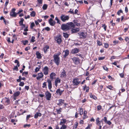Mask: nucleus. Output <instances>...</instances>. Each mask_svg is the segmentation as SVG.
Here are the masks:
<instances>
[{
  "label": "nucleus",
  "instance_id": "nucleus-1",
  "mask_svg": "<svg viewBox=\"0 0 129 129\" xmlns=\"http://www.w3.org/2000/svg\"><path fill=\"white\" fill-rule=\"evenodd\" d=\"M75 26L74 23L72 22L67 23L66 24H63L61 26V28L63 30H68Z\"/></svg>",
  "mask_w": 129,
  "mask_h": 129
},
{
  "label": "nucleus",
  "instance_id": "nucleus-2",
  "mask_svg": "<svg viewBox=\"0 0 129 129\" xmlns=\"http://www.w3.org/2000/svg\"><path fill=\"white\" fill-rule=\"evenodd\" d=\"M59 54L54 55L53 56L54 61L57 66L59 64L60 62Z\"/></svg>",
  "mask_w": 129,
  "mask_h": 129
},
{
  "label": "nucleus",
  "instance_id": "nucleus-3",
  "mask_svg": "<svg viewBox=\"0 0 129 129\" xmlns=\"http://www.w3.org/2000/svg\"><path fill=\"white\" fill-rule=\"evenodd\" d=\"M60 18L62 21L65 22L66 21L68 20L69 19V17L68 16L62 14Z\"/></svg>",
  "mask_w": 129,
  "mask_h": 129
},
{
  "label": "nucleus",
  "instance_id": "nucleus-4",
  "mask_svg": "<svg viewBox=\"0 0 129 129\" xmlns=\"http://www.w3.org/2000/svg\"><path fill=\"white\" fill-rule=\"evenodd\" d=\"M55 40L58 43L60 44L62 41L61 36L59 35H58L55 38Z\"/></svg>",
  "mask_w": 129,
  "mask_h": 129
},
{
  "label": "nucleus",
  "instance_id": "nucleus-5",
  "mask_svg": "<svg viewBox=\"0 0 129 129\" xmlns=\"http://www.w3.org/2000/svg\"><path fill=\"white\" fill-rule=\"evenodd\" d=\"M72 82L74 85H77L80 83V81L79 79L76 78L73 79Z\"/></svg>",
  "mask_w": 129,
  "mask_h": 129
},
{
  "label": "nucleus",
  "instance_id": "nucleus-6",
  "mask_svg": "<svg viewBox=\"0 0 129 129\" xmlns=\"http://www.w3.org/2000/svg\"><path fill=\"white\" fill-rule=\"evenodd\" d=\"M45 95L46 99L48 101L50 100V99L51 97V94L48 91H47L45 93Z\"/></svg>",
  "mask_w": 129,
  "mask_h": 129
},
{
  "label": "nucleus",
  "instance_id": "nucleus-7",
  "mask_svg": "<svg viewBox=\"0 0 129 129\" xmlns=\"http://www.w3.org/2000/svg\"><path fill=\"white\" fill-rule=\"evenodd\" d=\"M16 10L15 9H13L10 12V15L13 17H16L17 16V14L15 12Z\"/></svg>",
  "mask_w": 129,
  "mask_h": 129
},
{
  "label": "nucleus",
  "instance_id": "nucleus-8",
  "mask_svg": "<svg viewBox=\"0 0 129 129\" xmlns=\"http://www.w3.org/2000/svg\"><path fill=\"white\" fill-rule=\"evenodd\" d=\"M49 68L47 66H45L44 68L43 71L44 74L45 75L48 74Z\"/></svg>",
  "mask_w": 129,
  "mask_h": 129
},
{
  "label": "nucleus",
  "instance_id": "nucleus-9",
  "mask_svg": "<svg viewBox=\"0 0 129 129\" xmlns=\"http://www.w3.org/2000/svg\"><path fill=\"white\" fill-rule=\"evenodd\" d=\"M67 76L65 71L63 69L60 74V77L61 78H65Z\"/></svg>",
  "mask_w": 129,
  "mask_h": 129
},
{
  "label": "nucleus",
  "instance_id": "nucleus-10",
  "mask_svg": "<svg viewBox=\"0 0 129 129\" xmlns=\"http://www.w3.org/2000/svg\"><path fill=\"white\" fill-rule=\"evenodd\" d=\"M80 38H86V36L85 34L83 32H80L78 33Z\"/></svg>",
  "mask_w": 129,
  "mask_h": 129
},
{
  "label": "nucleus",
  "instance_id": "nucleus-11",
  "mask_svg": "<svg viewBox=\"0 0 129 129\" xmlns=\"http://www.w3.org/2000/svg\"><path fill=\"white\" fill-rule=\"evenodd\" d=\"M72 60L75 64H77L79 63V58L76 57H74L72 58Z\"/></svg>",
  "mask_w": 129,
  "mask_h": 129
},
{
  "label": "nucleus",
  "instance_id": "nucleus-12",
  "mask_svg": "<svg viewBox=\"0 0 129 129\" xmlns=\"http://www.w3.org/2000/svg\"><path fill=\"white\" fill-rule=\"evenodd\" d=\"M79 51V49H78L77 48H75L74 49H73L71 51V53L73 54H75L78 53Z\"/></svg>",
  "mask_w": 129,
  "mask_h": 129
},
{
  "label": "nucleus",
  "instance_id": "nucleus-13",
  "mask_svg": "<svg viewBox=\"0 0 129 129\" xmlns=\"http://www.w3.org/2000/svg\"><path fill=\"white\" fill-rule=\"evenodd\" d=\"M47 82L48 83V88L49 89H51L52 87L51 81L50 79H48Z\"/></svg>",
  "mask_w": 129,
  "mask_h": 129
},
{
  "label": "nucleus",
  "instance_id": "nucleus-14",
  "mask_svg": "<svg viewBox=\"0 0 129 129\" xmlns=\"http://www.w3.org/2000/svg\"><path fill=\"white\" fill-rule=\"evenodd\" d=\"M49 22V24L52 26H53L55 24V22L51 18L50 19Z\"/></svg>",
  "mask_w": 129,
  "mask_h": 129
},
{
  "label": "nucleus",
  "instance_id": "nucleus-15",
  "mask_svg": "<svg viewBox=\"0 0 129 129\" xmlns=\"http://www.w3.org/2000/svg\"><path fill=\"white\" fill-rule=\"evenodd\" d=\"M60 79L58 78H56V79L55 81L54 84L56 86H57V84L60 83Z\"/></svg>",
  "mask_w": 129,
  "mask_h": 129
},
{
  "label": "nucleus",
  "instance_id": "nucleus-16",
  "mask_svg": "<svg viewBox=\"0 0 129 129\" xmlns=\"http://www.w3.org/2000/svg\"><path fill=\"white\" fill-rule=\"evenodd\" d=\"M38 76L37 77V79L38 80H39L40 78H42L43 76V75L42 72H41L38 74Z\"/></svg>",
  "mask_w": 129,
  "mask_h": 129
},
{
  "label": "nucleus",
  "instance_id": "nucleus-17",
  "mask_svg": "<svg viewBox=\"0 0 129 129\" xmlns=\"http://www.w3.org/2000/svg\"><path fill=\"white\" fill-rule=\"evenodd\" d=\"M64 100H63L60 99L58 100V103L57 104L60 106H61L64 103Z\"/></svg>",
  "mask_w": 129,
  "mask_h": 129
},
{
  "label": "nucleus",
  "instance_id": "nucleus-18",
  "mask_svg": "<svg viewBox=\"0 0 129 129\" xmlns=\"http://www.w3.org/2000/svg\"><path fill=\"white\" fill-rule=\"evenodd\" d=\"M63 91L60 90V89H58L56 91V94L58 95L59 94L60 95H61Z\"/></svg>",
  "mask_w": 129,
  "mask_h": 129
},
{
  "label": "nucleus",
  "instance_id": "nucleus-19",
  "mask_svg": "<svg viewBox=\"0 0 129 129\" xmlns=\"http://www.w3.org/2000/svg\"><path fill=\"white\" fill-rule=\"evenodd\" d=\"M63 52H64V54L63 55V56L65 58L69 55V51L68 50H66Z\"/></svg>",
  "mask_w": 129,
  "mask_h": 129
},
{
  "label": "nucleus",
  "instance_id": "nucleus-20",
  "mask_svg": "<svg viewBox=\"0 0 129 129\" xmlns=\"http://www.w3.org/2000/svg\"><path fill=\"white\" fill-rule=\"evenodd\" d=\"M75 27H72L71 28L72 29V33H75L79 31V28H76V29H73Z\"/></svg>",
  "mask_w": 129,
  "mask_h": 129
},
{
  "label": "nucleus",
  "instance_id": "nucleus-21",
  "mask_svg": "<svg viewBox=\"0 0 129 129\" xmlns=\"http://www.w3.org/2000/svg\"><path fill=\"white\" fill-rule=\"evenodd\" d=\"M36 54L37 55V57L38 59H40L42 57L41 54L39 51L36 52Z\"/></svg>",
  "mask_w": 129,
  "mask_h": 129
},
{
  "label": "nucleus",
  "instance_id": "nucleus-22",
  "mask_svg": "<svg viewBox=\"0 0 129 129\" xmlns=\"http://www.w3.org/2000/svg\"><path fill=\"white\" fill-rule=\"evenodd\" d=\"M49 46H46L44 47L43 49L44 51V52L45 53H46L47 51V50L48 49H49Z\"/></svg>",
  "mask_w": 129,
  "mask_h": 129
},
{
  "label": "nucleus",
  "instance_id": "nucleus-23",
  "mask_svg": "<svg viewBox=\"0 0 129 129\" xmlns=\"http://www.w3.org/2000/svg\"><path fill=\"white\" fill-rule=\"evenodd\" d=\"M56 75V74L54 72L51 73L50 75V78L51 79H53L54 77Z\"/></svg>",
  "mask_w": 129,
  "mask_h": 129
},
{
  "label": "nucleus",
  "instance_id": "nucleus-24",
  "mask_svg": "<svg viewBox=\"0 0 129 129\" xmlns=\"http://www.w3.org/2000/svg\"><path fill=\"white\" fill-rule=\"evenodd\" d=\"M20 94V92L19 91H18L14 93V98H16Z\"/></svg>",
  "mask_w": 129,
  "mask_h": 129
},
{
  "label": "nucleus",
  "instance_id": "nucleus-25",
  "mask_svg": "<svg viewBox=\"0 0 129 129\" xmlns=\"http://www.w3.org/2000/svg\"><path fill=\"white\" fill-rule=\"evenodd\" d=\"M41 116V114L40 112H37L35 115L34 118H37L38 116Z\"/></svg>",
  "mask_w": 129,
  "mask_h": 129
},
{
  "label": "nucleus",
  "instance_id": "nucleus-26",
  "mask_svg": "<svg viewBox=\"0 0 129 129\" xmlns=\"http://www.w3.org/2000/svg\"><path fill=\"white\" fill-rule=\"evenodd\" d=\"M74 24L75 26H79L80 25V24L78 23V21L77 20H75L74 21Z\"/></svg>",
  "mask_w": 129,
  "mask_h": 129
},
{
  "label": "nucleus",
  "instance_id": "nucleus-27",
  "mask_svg": "<svg viewBox=\"0 0 129 129\" xmlns=\"http://www.w3.org/2000/svg\"><path fill=\"white\" fill-rule=\"evenodd\" d=\"M66 120L64 119H63L61 120V121L60 123V125H62V124H64L66 122Z\"/></svg>",
  "mask_w": 129,
  "mask_h": 129
},
{
  "label": "nucleus",
  "instance_id": "nucleus-28",
  "mask_svg": "<svg viewBox=\"0 0 129 129\" xmlns=\"http://www.w3.org/2000/svg\"><path fill=\"white\" fill-rule=\"evenodd\" d=\"M87 114V112L86 111H85L84 112L83 115L84 116L83 117V119H84L85 118H86L88 117L86 115Z\"/></svg>",
  "mask_w": 129,
  "mask_h": 129
},
{
  "label": "nucleus",
  "instance_id": "nucleus-29",
  "mask_svg": "<svg viewBox=\"0 0 129 129\" xmlns=\"http://www.w3.org/2000/svg\"><path fill=\"white\" fill-rule=\"evenodd\" d=\"M5 98L6 99V100L5 101L8 104H10V102L9 99L8 98L6 97H5Z\"/></svg>",
  "mask_w": 129,
  "mask_h": 129
},
{
  "label": "nucleus",
  "instance_id": "nucleus-30",
  "mask_svg": "<svg viewBox=\"0 0 129 129\" xmlns=\"http://www.w3.org/2000/svg\"><path fill=\"white\" fill-rule=\"evenodd\" d=\"M48 6L46 4H44L42 8L44 10H46Z\"/></svg>",
  "mask_w": 129,
  "mask_h": 129
},
{
  "label": "nucleus",
  "instance_id": "nucleus-31",
  "mask_svg": "<svg viewBox=\"0 0 129 129\" xmlns=\"http://www.w3.org/2000/svg\"><path fill=\"white\" fill-rule=\"evenodd\" d=\"M63 36L66 38H67L69 36V34L66 33H63Z\"/></svg>",
  "mask_w": 129,
  "mask_h": 129
},
{
  "label": "nucleus",
  "instance_id": "nucleus-32",
  "mask_svg": "<svg viewBox=\"0 0 129 129\" xmlns=\"http://www.w3.org/2000/svg\"><path fill=\"white\" fill-rule=\"evenodd\" d=\"M38 2V4H39V6H41L42 4V2L43 0H37Z\"/></svg>",
  "mask_w": 129,
  "mask_h": 129
},
{
  "label": "nucleus",
  "instance_id": "nucleus-33",
  "mask_svg": "<svg viewBox=\"0 0 129 129\" xmlns=\"http://www.w3.org/2000/svg\"><path fill=\"white\" fill-rule=\"evenodd\" d=\"M36 13L34 11H32L30 14V15L31 16L34 17L35 16Z\"/></svg>",
  "mask_w": 129,
  "mask_h": 129
},
{
  "label": "nucleus",
  "instance_id": "nucleus-34",
  "mask_svg": "<svg viewBox=\"0 0 129 129\" xmlns=\"http://www.w3.org/2000/svg\"><path fill=\"white\" fill-rule=\"evenodd\" d=\"M90 97L91 98H93L94 99L96 100L97 99V98L94 95H93L92 94H91L90 95Z\"/></svg>",
  "mask_w": 129,
  "mask_h": 129
},
{
  "label": "nucleus",
  "instance_id": "nucleus-35",
  "mask_svg": "<svg viewBox=\"0 0 129 129\" xmlns=\"http://www.w3.org/2000/svg\"><path fill=\"white\" fill-rule=\"evenodd\" d=\"M67 128V126L64 124H63L62 125V126L60 128V129H66Z\"/></svg>",
  "mask_w": 129,
  "mask_h": 129
},
{
  "label": "nucleus",
  "instance_id": "nucleus-36",
  "mask_svg": "<svg viewBox=\"0 0 129 129\" xmlns=\"http://www.w3.org/2000/svg\"><path fill=\"white\" fill-rule=\"evenodd\" d=\"M61 108H60L58 110L57 109L56 110V112L58 114H60V113L61 112Z\"/></svg>",
  "mask_w": 129,
  "mask_h": 129
},
{
  "label": "nucleus",
  "instance_id": "nucleus-37",
  "mask_svg": "<svg viewBox=\"0 0 129 129\" xmlns=\"http://www.w3.org/2000/svg\"><path fill=\"white\" fill-rule=\"evenodd\" d=\"M83 110L82 108H81L80 109V114L81 115L83 114Z\"/></svg>",
  "mask_w": 129,
  "mask_h": 129
},
{
  "label": "nucleus",
  "instance_id": "nucleus-38",
  "mask_svg": "<svg viewBox=\"0 0 129 129\" xmlns=\"http://www.w3.org/2000/svg\"><path fill=\"white\" fill-rule=\"evenodd\" d=\"M106 87L107 88H108L111 90L113 88V87L111 85H108V86H107Z\"/></svg>",
  "mask_w": 129,
  "mask_h": 129
},
{
  "label": "nucleus",
  "instance_id": "nucleus-39",
  "mask_svg": "<svg viewBox=\"0 0 129 129\" xmlns=\"http://www.w3.org/2000/svg\"><path fill=\"white\" fill-rule=\"evenodd\" d=\"M35 25V24L34 22L31 23L30 25V27L31 28H33V27Z\"/></svg>",
  "mask_w": 129,
  "mask_h": 129
},
{
  "label": "nucleus",
  "instance_id": "nucleus-40",
  "mask_svg": "<svg viewBox=\"0 0 129 129\" xmlns=\"http://www.w3.org/2000/svg\"><path fill=\"white\" fill-rule=\"evenodd\" d=\"M68 13H70L74 14V11L72 9H70V11L68 12Z\"/></svg>",
  "mask_w": 129,
  "mask_h": 129
},
{
  "label": "nucleus",
  "instance_id": "nucleus-41",
  "mask_svg": "<svg viewBox=\"0 0 129 129\" xmlns=\"http://www.w3.org/2000/svg\"><path fill=\"white\" fill-rule=\"evenodd\" d=\"M24 83L23 82H20L19 85L20 86H23L24 85Z\"/></svg>",
  "mask_w": 129,
  "mask_h": 129
},
{
  "label": "nucleus",
  "instance_id": "nucleus-42",
  "mask_svg": "<svg viewBox=\"0 0 129 129\" xmlns=\"http://www.w3.org/2000/svg\"><path fill=\"white\" fill-rule=\"evenodd\" d=\"M122 13V11L121 10H120L119 11H118L117 12V14L119 15L120 14V13Z\"/></svg>",
  "mask_w": 129,
  "mask_h": 129
},
{
  "label": "nucleus",
  "instance_id": "nucleus-43",
  "mask_svg": "<svg viewBox=\"0 0 129 129\" xmlns=\"http://www.w3.org/2000/svg\"><path fill=\"white\" fill-rule=\"evenodd\" d=\"M46 82H44L43 83V86L42 87L43 88H44L46 87L47 85H46Z\"/></svg>",
  "mask_w": 129,
  "mask_h": 129
},
{
  "label": "nucleus",
  "instance_id": "nucleus-44",
  "mask_svg": "<svg viewBox=\"0 0 129 129\" xmlns=\"http://www.w3.org/2000/svg\"><path fill=\"white\" fill-rule=\"evenodd\" d=\"M40 68L37 67L35 69V71L36 72H37L38 71H39Z\"/></svg>",
  "mask_w": 129,
  "mask_h": 129
},
{
  "label": "nucleus",
  "instance_id": "nucleus-45",
  "mask_svg": "<svg viewBox=\"0 0 129 129\" xmlns=\"http://www.w3.org/2000/svg\"><path fill=\"white\" fill-rule=\"evenodd\" d=\"M97 125L98 126H103V123H101L100 122H99L98 123H96Z\"/></svg>",
  "mask_w": 129,
  "mask_h": 129
},
{
  "label": "nucleus",
  "instance_id": "nucleus-46",
  "mask_svg": "<svg viewBox=\"0 0 129 129\" xmlns=\"http://www.w3.org/2000/svg\"><path fill=\"white\" fill-rule=\"evenodd\" d=\"M28 42L27 40H25L23 41V43L24 45H25L26 44H27Z\"/></svg>",
  "mask_w": 129,
  "mask_h": 129
},
{
  "label": "nucleus",
  "instance_id": "nucleus-47",
  "mask_svg": "<svg viewBox=\"0 0 129 129\" xmlns=\"http://www.w3.org/2000/svg\"><path fill=\"white\" fill-rule=\"evenodd\" d=\"M55 19L57 21V23H58L59 24H60V21L58 19V18L57 17H56L55 18Z\"/></svg>",
  "mask_w": 129,
  "mask_h": 129
},
{
  "label": "nucleus",
  "instance_id": "nucleus-48",
  "mask_svg": "<svg viewBox=\"0 0 129 129\" xmlns=\"http://www.w3.org/2000/svg\"><path fill=\"white\" fill-rule=\"evenodd\" d=\"M35 38L33 36L32 37L31 39V42H34L35 41Z\"/></svg>",
  "mask_w": 129,
  "mask_h": 129
},
{
  "label": "nucleus",
  "instance_id": "nucleus-49",
  "mask_svg": "<svg viewBox=\"0 0 129 129\" xmlns=\"http://www.w3.org/2000/svg\"><path fill=\"white\" fill-rule=\"evenodd\" d=\"M109 46V45L108 44L105 43L104 44V47L106 48H107Z\"/></svg>",
  "mask_w": 129,
  "mask_h": 129
},
{
  "label": "nucleus",
  "instance_id": "nucleus-50",
  "mask_svg": "<svg viewBox=\"0 0 129 129\" xmlns=\"http://www.w3.org/2000/svg\"><path fill=\"white\" fill-rule=\"evenodd\" d=\"M102 27H103V28L105 30H106L107 26L105 24H104L102 26Z\"/></svg>",
  "mask_w": 129,
  "mask_h": 129
},
{
  "label": "nucleus",
  "instance_id": "nucleus-51",
  "mask_svg": "<svg viewBox=\"0 0 129 129\" xmlns=\"http://www.w3.org/2000/svg\"><path fill=\"white\" fill-rule=\"evenodd\" d=\"M102 108V106L101 105H99L97 106V109L98 110H100Z\"/></svg>",
  "mask_w": 129,
  "mask_h": 129
},
{
  "label": "nucleus",
  "instance_id": "nucleus-52",
  "mask_svg": "<svg viewBox=\"0 0 129 129\" xmlns=\"http://www.w3.org/2000/svg\"><path fill=\"white\" fill-rule=\"evenodd\" d=\"M103 87V86L101 85V86H100L99 87V90L100 91H101L102 90Z\"/></svg>",
  "mask_w": 129,
  "mask_h": 129
},
{
  "label": "nucleus",
  "instance_id": "nucleus-53",
  "mask_svg": "<svg viewBox=\"0 0 129 129\" xmlns=\"http://www.w3.org/2000/svg\"><path fill=\"white\" fill-rule=\"evenodd\" d=\"M97 44L99 45L100 46L102 45V43L101 42L99 41H97Z\"/></svg>",
  "mask_w": 129,
  "mask_h": 129
},
{
  "label": "nucleus",
  "instance_id": "nucleus-54",
  "mask_svg": "<svg viewBox=\"0 0 129 129\" xmlns=\"http://www.w3.org/2000/svg\"><path fill=\"white\" fill-rule=\"evenodd\" d=\"M103 68L105 70L107 71H108V68H107L106 67V66H104L103 67Z\"/></svg>",
  "mask_w": 129,
  "mask_h": 129
},
{
  "label": "nucleus",
  "instance_id": "nucleus-55",
  "mask_svg": "<svg viewBox=\"0 0 129 129\" xmlns=\"http://www.w3.org/2000/svg\"><path fill=\"white\" fill-rule=\"evenodd\" d=\"M45 29L47 30V31H49L50 30V29L49 27H47L45 28Z\"/></svg>",
  "mask_w": 129,
  "mask_h": 129
},
{
  "label": "nucleus",
  "instance_id": "nucleus-56",
  "mask_svg": "<svg viewBox=\"0 0 129 129\" xmlns=\"http://www.w3.org/2000/svg\"><path fill=\"white\" fill-rule=\"evenodd\" d=\"M14 70H16V71H17L18 70V68L17 66H15L14 68Z\"/></svg>",
  "mask_w": 129,
  "mask_h": 129
},
{
  "label": "nucleus",
  "instance_id": "nucleus-57",
  "mask_svg": "<svg viewBox=\"0 0 129 129\" xmlns=\"http://www.w3.org/2000/svg\"><path fill=\"white\" fill-rule=\"evenodd\" d=\"M30 124H25L24 125V127H26L27 126L29 127H30Z\"/></svg>",
  "mask_w": 129,
  "mask_h": 129
},
{
  "label": "nucleus",
  "instance_id": "nucleus-58",
  "mask_svg": "<svg viewBox=\"0 0 129 129\" xmlns=\"http://www.w3.org/2000/svg\"><path fill=\"white\" fill-rule=\"evenodd\" d=\"M91 126V125H88V126L85 129H90V127Z\"/></svg>",
  "mask_w": 129,
  "mask_h": 129
},
{
  "label": "nucleus",
  "instance_id": "nucleus-59",
  "mask_svg": "<svg viewBox=\"0 0 129 129\" xmlns=\"http://www.w3.org/2000/svg\"><path fill=\"white\" fill-rule=\"evenodd\" d=\"M99 118H97L96 120V123H99L100 122L99 121Z\"/></svg>",
  "mask_w": 129,
  "mask_h": 129
},
{
  "label": "nucleus",
  "instance_id": "nucleus-60",
  "mask_svg": "<svg viewBox=\"0 0 129 129\" xmlns=\"http://www.w3.org/2000/svg\"><path fill=\"white\" fill-rule=\"evenodd\" d=\"M106 122L109 125L111 124V122L109 121H108Z\"/></svg>",
  "mask_w": 129,
  "mask_h": 129
},
{
  "label": "nucleus",
  "instance_id": "nucleus-61",
  "mask_svg": "<svg viewBox=\"0 0 129 129\" xmlns=\"http://www.w3.org/2000/svg\"><path fill=\"white\" fill-rule=\"evenodd\" d=\"M30 49V47H26L25 49V50L26 51H27L29 49Z\"/></svg>",
  "mask_w": 129,
  "mask_h": 129
},
{
  "label": "nucleus",
  "instance_id": "nucleus-62",
  "mask_svg": "<svg viewBox=\"0 0 129 129\" xmlns=\"http://www.w3.org/2000/svg\"><path fill=\"white\" fill-rule=\"evenodd\" d=\"M104 58H105L104 57H100L99 58V60H103V59H104Z\"/></svg>",
  "mask_w": 129,
  "mask_h": 129
},
{
  "label": "nucleus",
  "instance_id": "nucleus-63",
  "mask_svg": "<svg viewBox=\"0 0 129 129\" xmlns=\"http://www.w3.org/2000/svg\"><path fill=\"white\" fill-rule=\"evenodd\" d=\"M4 106L1 104H0V109H2L4 108Z\"/></svg>",
  "mask_w": 129,
  "mask_h": 129
},
{
  "label": "nucleus",
  "instance_id": "nucleus-64",
  "mask_svg": "<svg viewBox=\"0 0 129 129\" xmlns=\"http://www.w3.org/2000/svg\"><path fill=\"white\" fill-rule=\"evenodd\" d=\"M25 88L28 90L29 89V87L28 86H25Z\"/></svg>",
  "mask_w": 129,
  "mask_h": 129
}]
</instances>
